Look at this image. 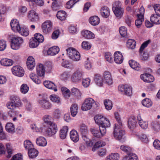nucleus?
I'll return each instance as SVG.
<instances>
[{
  "label": "nucleus",
  "mask_w": 160,
  "mask_h": 160,
  "mask_svg": "<svg viewBox=\"0 0 160 160\" xmlns=\"http://www.w3.org/2000/svg\"><path fill=\"white\" fill-rule=\"evenodd\" d=\"M122 125L119 126L118 124H115L113 134L116 139L123 142L125 141V137L124 131L122 129Z\"/></svg>",
  "instance_id": "nucleus-1"
},
{
  "label": "nucleus",
  "mask_w": 160,
  "mask_h": 160,
  "mask_svg": "<svg viewBox=\"0 0 160 160\" xmlns=\"http://www.w3.org/2000/svg\"><path fill=\"white\" fill-rule=\"evenodd\" d=\"M112 9L116 17L120 19L122 16L124 12V8L122 6V3L119 1L116 2L113 5Z\"/></svg>",
  "instance_id": "nucleus-2"
},
{
  "label": "nucleus",
  "mask_w": 160,
  "mask_h": 160,
  "mask_svg": "<svg viewBox=\"0 0 160 160\" xmlns=\"http://www.w3.org/2000/svg\"><path fill=\"white\" fill-rule=\"evenodd\" d=\"M43 36L40 33H36L34 35V38L30 39L29 46L30 48H35L37 47L40 43L44 41Z\"/></svg>",
  "instance_id": "nucleus-3"
},
{
  "label": "nucleus",
  "mask_w": 160,
  "mask_h": 160,
  "mask_svg": "<svg viewBox=\"0 0 160 160\" xmlns=\"http://www.w3.org/2000/svg\"><path fill=\"white\" fill-rule=\"evenodd\" d=\"M68 55L71 59L74 61H78L80 56L78 52L73 48H70L66 50Z\"/></svg>",
  "instance_id": "nucleus-4"
},
{
  "label": "nucleus",
  "mask_w": 160,
  "mask_h": 160,
  "mask_svg": "<svg viewBox=\"0 0 160 160\" xmlns=\"http://www.w3.org/2000/svg\"><path fill=\"white\" fill-rule=\"evenodd\" d=\"M23 39L19 37H14L11 39V46L14 50L18 49L23 42Z\"/></svg>",
  "instance_id": "nucleus-5"
},
{
  "label": "nucleus",
  "mask_w": 160,
  "mask_h": 160,
  "mask_svg": "<svg viewBox=\"0 0 160 160\" xmlns=\"http://www.w3.org/2000/svg\"><path fill=\"white\" fill-rule=\"evenodd\" d=\"M82 72L80 70H77L74 72L71 76V82L74 83H79L82 81Z\"/></svg>",
  "instance_id": "nucleus-6"
},
{
  "label": "nucleus",
  "mask_w": 160,
  "mask_h": 160,
  "mask_svg": "<svg viewBox=\"0 0 160 160\" xmlns=\"http://www.w3.org/2000/svg\"><path fill=\"white\" fill-rule=\"evenodd\" d=\"M99 128V129L93 128L90 129L92 134L94 136L97 138H100L104 136L106 133L105 130L103 128Z\"/></svg>",
  "instance_id": "nucleus-7"
},
{
  "label": "nucleus",
  "mask_w": 160,
  "mask_h": 160,
  "mask_svg": "<svg viewBox=\"0 0 160 160\" xmlns=\"http://www.w3.org/2000/svg\"><path fill=\"white\" fill-rule=\"evenodd\" d=\"M95 102L93 99L91 98H88L86 99L81 107L82 110L83 111H86L90 109L92 104Z\"/></svg>",
  "instance_id": "nucleus-8"
},
{
  "label": "nucleus",
  "mask_w": 160,
  "mask_h": 160,
  "mask_svg": "<svg viewBox=\"0 0 160 160\" xmlns=\"http://www.w3.org/2000/svg\"><path fill=\"white\" fill-rule=\"evenodd\" d=\"M52 22L50 20H47L43 23L42 25V32L47 34L50 32L52 29Z\"/></svg>",
  "instance_id": "nucleus-9"
},
{
  "label": "nucleus",
  "mask_w": 160,
  "mask_h": 160,
  "mask_svg": "<svg viewBox=\"0 0 160 160\" xmlns=\"http://www.w3.org/2000/svg\"><path fill=\"white\" fill-rule=\"evenodd\" d=\"M150 42V40H148L145 41L141 45L140 49L139 52L141 53V58L143 60H146L148 58V54L146 52H143L144 49L147 47L148 45Z\"/></svg>",
  "instance_id": "nucleus-10"
},
{
  "label": "nucleus",
  "mask_w": 160,
  "mask_h": 160,
  "mask_svg": "<svg viewBox=\"0 0 160 160\" xmlns=\"http://www.w3.org/2000/svg\"><path fill=\"white\" fill-rule=\"evenodd\" d=\"M12 71L13 74L18 77H22L24 75V71L22 68L19 66L13 67Z\"/></svg>",
  "instance_id": "nucleus-11"
},
{
  "label": "nucleus",
  "mask_w": 160,
  "mask_h": 160,
  "mask_svg": "<svg viewBox=\"0 0 160 160\" xmlns=\"http://www.w3.org/2000/svg\"><path fill=\"white\" fill-rule=\"evenodd\" d=\"M47 131V133L49 136H52L55 135L58 130L57 125L55 123L49 125Z\"/></svg>",
  "instance_id": "nucleus-12"
},
{
  "label": "nucleus",
  "mask_w": 160,
  "mask_h": 160,
  "mask_svg": "<svg viewBox=\"0 0 160 160\" xmlns=\"http://www.w3.org/2000/svg\"><path fill=\"white\" fill-rule=\"evenodd\" d=\"M114 60L118 64H120L122 62L123 60L122 54L119 51L115 52L114 55Z\"/></svg>",
  "instance_id": "nucleus-13"
},
{
  "label": "nucleus",
  "mask_w": 160,
  "mask_h": 160,
  "mask_svg": "<svg viewBox=\"0 0 160 160\" xmlns=\"http://www.w3.org/2000/svg\"><path fill=\"white\" fill-rule=\"evenodd\" d=\"M140 78L144 82H152L154 81V77L148 73L141 74L140 75Z\"/></svg>",
  "instance_id": "nucleus-14"
},
{
  "label": "nucleus",
  "mask_w": 160,
  "mask_h": 160,
  "mask_svg": "<svg viewBox=\"0 0 160 160\" xmlns=\"http://www.w3.org/2000/svg\"><path fill=\"white\" fill-rule=\"evenodd\" d=\"M27 65L28 68L29 70H32L35 66L34 59L32 56H29L27 59Z\"/></svg>",
  "instance_id": "nucleus-15"
},
{
  "label": "nucleus",
  "mask_w": 160,
  "mask_h": 160,
  "mask_svg": "<svg viewBox=\"0 0 160 160\" xmlns=\"http://www.w3.org/2000/svg\"><path fill=\"white\" fill-rule=\"evenodd\" d=\"M104 77L106 83L109 85L112 84L113 82L110 73L108 71H105L104 73Z\"/></svg>",
  "instance_id": "nucleus-16"
},
{
  "label": "nucleus",
  "mask_w": 160,
  "mask_h": 160,
  "mask_svg": "<svg viewBox=\"0 0 160 160\" xmlns=\"http://www.w3.org/2000/svg\"><path fill=\"white\" fill-rule=\"evenodd\" d=\"M10 25L12 29L14 32H18L20 29L18 22L17 20H12L11 22Z\"/></svg>",
  "instance_id": "nucleus-17"
},
{
  "label": "nucleus",
  "mask_w": 160,
  "mask_h": 160,
  "mask_svg": "<svg viewBox=\"0 0 160 160\" xmlns=\"http://www.w3.org/2000/svg\"><path fill=\"white\" fill-rule=\"evenodd\" d=\"M28 17L29 19L33 22L37 21L38 18L37 14L33 10H31L29 12Z\"/></svg>",
  "instance_id": "nucleus-18"
},
{
  "label": "nucleus",
  "mask_w": 160,
  "mask_h": 160,
  "mask_svg": "<svg viewBox=\"0 0 160 160\" xmlns=\"http://www.w3.org/2000/svg\"><path fill=\"white\" fill-rule=\"evenodd\" d=\"M82 35L87 39H93L95 38L94 34L92 32L87 30L82 31Z\"/></svg>",
  "instance_id": "nucleus-19"
},
{
  "label": "nucleus",
  "mask_w": 160,
  "mask_h": 160,
  "mask_svg": "<svg viewBox=\"0 0 160 160\" xmlns=\"http://www.w3.org/2000/svg\"><path fill=\"white\" fill-rule=\"evenodd\" d=\"M71 139L74 142H77L79 140V135L77 132L75 130H72L70 133Z\"/></svg>",
  "instance_id": "nucleus-20"
},
{
  "label": "nucleus",
  "mask_w": 160,
  "mask_h": 160,
  "mask_svg": "<svg viewBox=\"0 0 160 160\" xmlns=\"http://www.w3.org/2000/svg\"><path fill=\"white\" fill-rule=\"evenodd\" d=\"M39 103L41 107L44 109H49L52 107L51 103L48 101L42 99L39 101Z\"/></svg>",
  "instance_id": "nucleus-21"
},
{
  "label": "nucleus",
  "mask_w": 160,
  "mask_h": 160,
  "mask_svg": "<svg viewBox=\"0 0 160 160\" xmlns=\"http://www.w3.org/2000/svg\"><path fill=\"white\" fill-rule=\"evenodd\" d=\"M37 73L40 77L43 76L45 74V68L43 65L39 64L37 66Z\"/></svg>",
  "instance_id": "nucleus-22"
},
{
  "label": "nucleus",
  "mask_w": 160,
  "mask_h": 160,
  "mask_svg": "<svg viewBox=\"0 0 160 160\" xmlns=\"http://www.w3.org/2000/svg\"><path fill=\"white\" fill-rule=\"evenodd\" d=\"M59 51V48L57 46H54L48 49L47 51V54L48 55L54 56L58 53Z\"/></svg>",
  "instance_id": "nucleus-23"
},
{
  "label": "nucleus",
  "mask_w": 160,
  "mask_h": 160,
  "mask_svg": "<svg viewBox=\"0 0 160 160\" xmlns=\"http://www.w3.org/2000/svg\"><path fill=\"white\" fill-rule=\"evenodd\" d=\"M43 84L46 87L49 89H53L55 92L57 91L56 86L50 81H45L43 82Z\"/></svg>",
  "instance_id": "nucleus-24"
},
{
  "label": "nucleus",
  "mask_w": 160,
  "mask_h": 160,
  "mask_svg": "<svg viewBox=\"0 0 160 160\" xmlns=\"http://www.w3.org/2000/svg\"><path fill=\"white\" fill-rule=\"evenodd\" d=\"M129 64L130 66L133 69L137 71L141 70L140 65L137 62L133 60H131L129 61Z\"/></svg>",
  "instance_id": "nucleus-25"
},
{
  "label": "nucleus",
  "mask_w": 160,
  "mask_h": 160,
  "mask_svg": "<svg viewBox=\"0 0 160 160\" xmlns=\"http://www.w3.org/2000/svg\"><path fill=\"white\" fill-rule=\"evenodd\" d=\"M150 21L151 22L156 24H160V16L157 14H152L150 17Z\"/></svg>",
  "instance_id": "nucleus-26"
},
{
  "label": "nucleus",
  "mask_w": 160,
  "mask_h": 160,
  "mask_svg": "<svg viewBox=\"0 0 160 160\" xmlns=\"http://www.w3.org/2000/svg\"><path fill=\"white\" fill-rule=\"evenodd\" d=\"M100 13L103 17L107 18L110 15L109 9L108 7L104 6L101 8Z\"/></svg>",
  "instance_id": "nucleus-27"
},
{
  "label": "nucleus",
  "mask_w": 160,
  "mask_h": 160,
  "mask_svg": "<svg viewBox=\"0 0 160 160\" xmlns=\"http://www.w3.org/2000/svg\"><path fill=\"white\" fill-rule=\"evenodd\" d=\"M137 121L135 118L132 116L130 117L128 119V126L129 128L132 129L134 128L136 125Z\"/></svg>",
  "instance_id": "nucleus-28"
},
{
  "label": "nucleus",
  "mask_w": 160,
  "mask_h": 160,
  "mask_svg": "<svg viewBox=\"0 0 160 160\" xmlns=\"http://www.w3.org/2000/svg\"><path fill=\"white\" fill-rule=\"evenodd\" d=\"M36 142L38 145L44 147L47 144V142L46 139L43 137H39L36 140Z\"/></svg>",
  "instance_id": "nucleus-29"
},
{
  "label": "nucleus",
  "mask_w": 160,
  "mask_h": 160,
  "mask_svg": "<svg viewBox=\"0 0 160 160\" xmlns=\"http://www.w3.org/2000/svg\"><path fill=\"white\" fill-rule=\"evenodd\" d=\"M28 154L29 157L33 158H36L38 156V152L33 147L28 151Z\"/></svg>",
  "instance_id": "nucleus-30"
},
{
  "label": "nucleus",
  "mask_w": 160,
  "mask_h": 160,
  "mask_svg": "<svg viewBox=\"0 0 160 160\" xmlns=\"http://www.w3.org/2000/svg\"><path fill=\"white\" fill-rule=\"evenodd\" d=\"M137 16L138 18L135 21V24L137 27L139 28L144 20V16L143 15H140L139 14H137Z\"/></svg>",
  "instance_id": "nucleus-31"
},
{
  "label": "nucleus",
  "mask_w": 160,
  "mask_h": 160,
  "mask_svg": "<svg viewBox=\"0 0 160 160\" xmlns=\"http://www.w3.org/2000/svg\"><path fill=\"white\" fill-rule=\"evenodd\" d=\"M89 22L92 25L96 26L99 23L100 20L98 16H92L89 18Z\"/></svg>",
  "instance_id": "nucleus-32"
},
{
  "label": "nucleus",
  "mask_w": 160,
  "mask_h": 160,
  "mask_svg": "<svg viewBox=\"0 0 160 160\" xmlns=\"http://www.w3.org/2000/svg\"><path fill=\"white\" fill-rule=\"evenodd\" d=\"M95 81L96 84L98 86H101L102 85L103 82V80L101 76L98 74L95 75Z\"/></svg>",
  "instance_id": "nucleus-33"
},
{
  "label": "nucleus",
  "mask_w": 160,
  "mask_h": 160,
  "mask_svg": "<svg viewBox=\"0 0 160 160\" xmlns=\"http://www.w3.org/2000/svg\"><path fill=\"white\" fill-rule=\"evenodd\" d=\"M68 130V128L67 126H65L61 129L60 131L59 136L62 139H64L67 136V133Z\"/></svg>",
  "instance_id": "nucleus-34"
},
{
  "label": "nucleus",
  "mask_w": 160,
  "mask_h": 160,
  "mask_svg": "<svg viewBox=\"0 0 160 160\" xmlns=\"http://www.w3.org/2000/svg\"><path fill=\"white\" fill-rule=\"evenodd\" d=\"M1 64L6 66H9L12 65L13 61L10 59L4 58L2 59L0 61Z\"/></svg>",
  "instance_id": "nucleus-35"
},
{
  "label": "nucleus",
  "mask_w": 160,
  "mask_h": 160,
  "mask_svg": "<svg viewBox=\"0 0 160 160\" xmlns=\"http://www.w3.org/2000/svg\"><path fill=\"white\" fill-rule=\"evenodd\" d=\"M31 79L36 83L39 84L41 82V80L37 75L33 73H32L29 75Z\"/></svg>",
  "instance_id": "nucleus-36"
},
{
  "label": "nucleus",
  "mask_w": 160,
  "mask_h": 160,
  "mask_svg": "<svg viewBox=\"0 0 160 160\" xmlns=\"http://www.w3.org/2000/svg\"><path fill=\"white\" fill-rule=\"evenodd\" d=\"M61 91L64 97L66 99L70 97V91L65 87H62L61 88Z\"/></svg>",
  "instance_id": "nucleus-37"
},
{
  "label": "nucleus",
  "mask_w": 160,
  "mask_h": 160,
  "mask_svg": "<svg viewBox=\"0 0 160 160\" xmlns=\"http://www.w3.org/2000/svg\"><path fill=\"white\" fill-rule=\"evenodd\" d=\"M78 107L76 104H73L71 106L70 108L71 113L73 117H75L77 114Z\"/></svg>",
  "instance_id": "nucleus-38"
},
{
  "label": "nucleus",
  "mask_w": 160,
  "mask_h": 160,
  "mask_svg": "<svg viewBox=\"0 0 160 160\" xmlns=\"http://www.w3.org/2000/svg\"><path fill=\"white\" fill-rule=\"evenodd\" d=\"M110 123L109 121L105 118V120H103L102 123L100 125L99 128H102L105 129V132H106V128L110 127Z\"/></svg>",
  "instance_id": "nucleus-39"
},
{
  "label": "nucleus",
  "mask_w": 160,
  "mask_h": 160,
  "mask_svg": "<svg viewBox=\"0 0 160 160\" xmlns=\"http://www.w3.org/2000/svg\"><path fill=\"white\" fill-rule=\"evenodd\" d=\"M105 117L101 115H98L94 117V119L95 122L99 126L102 123L103 120H105Z\"/></svg>",
  "instance_id": "nucleus-40"
},
{
  "label": "nucleus",
  "mask_w": 160,
  "mask_h": 160,
  "mask_svg": "<svg viewBox=\"0 0 160 160\" xmlns=\"http://www.w3.org/2000/svg\"><path fill=\"white\" fill-rule=\"evenodd\" d=\"M5 129L6 130L10 133H12L14 132V126L12 123L8 122L6 125Z\"/></svg>",
  "instance_id": "nucleus-41"
},
{
  "label": "nucleus",
  "mask_w": 160,
  "mask_h": 160,
  "mask_svg": "<svg viewBox=\"0 0 160 160\" xmlns=\"http://www.w3.org/2000/svg\"><path fill=\"white\" fill-rule=\"evenodd\" d=\"M43 119L44 122L48 126L55 123L52 121V117L49 115H44L43 118Z\"/></svg>",
  "instance_id": "nucleus-42"
},
{
  "label": "nucleus",
  "mask_w": 160,
  "mask_h": 160,
  "mask_svg": "<svg viewBox=\"0 0 160 160\" xmlns=\"http://www.w3.org/2000/svg\"><path fill=\"white\" fill-rule=\"evenodd\" d=\"M136 45V42L133 39H129L127 42V46L130 49H134Z\"/></svg>",
  "instance_id": "nucleus-43"
},
{
  "label": "nucleus",
  "mask_w": 160,
  "mask_h": 160,
  "mask_svg": "<svg viewBox=\"0 0 160 160\" xmlns=\"http://www.w3.org/2000/svg\"><path fill=\"white\" fill-rule=\"evenodd\" d=\"M66 16L65 12L63 11H60L57 13V18L61 20H65Z\"/></svg>",
  "instance_id": "nucleus-44"
},
{
  "label": "nucleus",
  "mask_w": 160,
  "mask_h": 160,
  "mask_svg": "<svg viewBox=\"0 0 160 160\" xmlns=\"http://www.w3.org/2000/svg\"><path fill=\"white\" fill-rule=\"evenodd\" d=\"M138 157L133 153H129L126 155L124 158V160H137Z\"/></svg>",
  "instance_id": "nucleus-45"
},
{
  "label": "nucleus",
  "mask_w": 160,
  "mask_h": 160,
  "mask_svg": "<svg viewBox=\"0 0 160 160\" xmlns=\"http://www.w3.org/2000/svg\"><path fill=\"white\" fill-rule=\"evenodd\" d=\"M104 104L106 109L108 110H111L112 108V102L110 100H104Z\"/></svg>",
  "instance_id": "nucleus-46"
},
{
  "label": "nucleus",
  "mask_w": 160,
  "mask_h": 160,
  "mask_svg": "<svg viewBox=\"0 0 160 160\" xmlns=\"http://www.w3.org/2000/svg\"><path fill=\"white\" fill-rule=\"evenodd\" d=\"M82 138L88 146L92 147L93 145L92 141L87 137L86 135H82Z\"/></svg>",
  "instance_id": "nucleus-47"
},
{
  "label": "nucleus",
  "mask_w": 160,
  "mask_h": 160,
  "mask_svg": "<svg viewBox=\"0 0 160 160\" xmlns=\"http://www.w3.org/2000/svg\"><path fill=\"white\" fill-rule=\"evenodd\" d=\"M79 130L82 135H85L88 132L87 127L84 124H82L80 125Z\"/></svg>",
  "instance_id": "nucleus-48"
},
{
  "label": "nucleus",
  "mask_w": 160,
  "mask_h": 160,
  "mask_svg": "<svg viewBox=\"0 0 160 160\" xmlns=\"http://www.w3.org/2000/svg\"><path fill=\"white\" fill-rule=\"evenodd\" d=\"M24 146L25 149L28 150V151L33 147V145L31 142L28 140L24 141Z\"/></svg>",
  "instance_id": "nucleus-49"
},
{
  "label": "nucleus",
  "mask_w": 160,
  "mask_h": 160,
  "mask_svg": "<svg viewBox=\"0 0 160 160\" xmlns=\"http://www.w3.org/2000/svg\"><path fill=\"white\" fill-rule=\"evenodd\" d=\"M119 158L118 153H112L107 157L106 160H118Z\"/></svg>",
  "instance_id": "nucleus-50"
},
{
  "label": "nucleus",
  "mask_w": 160,
  "mask_h": 160,
  "mask_svg": "<svg viewBox=\"0 0 160 160\" xmlns=\"http://www.w3.org/2000/svg\"><path fill=\"white\" fill-rule=\"evenodd\" d=\"M50 100L53 102H55L58 104H61L60 98L55 95H52L50 96Z\"/></svg>",
  "instance_id": "nucleus-51"
},
{
  "label": "nucleus",
  "mask_w": 160,
  "mask_h": 160,
  "mask_svg": "<svg viewBox=\"0 0 160 160\" xmlns=\"http://www.w3.org/2000/svg\"><path fill=\"white\" fill-rule=\"evenodd\" d=\"M119 32L121 35L123 37L126 38L127 36V29L124 26L121 27L119 29Z\"/></svg>",
  "instance_id": "nucleus-52"
},
{
  "label": "nucleus",
  "mask_w": 160,
  "mask_h": 160,
  "mask_svg": "<svg viewBox=\"0 0 160 160\" xmlns=\"http://www.w3.org/2000/svg\"><path fill=\"white\" fill-rule=\"evenodd\" d=\"M142 104L144 106L149 107L152 105L151 100L148 98H145L142 101Z\"/></svg>",
  "instance_id": "nucleus-53"
},
{
  "label": "nucleus",
  "mask_w": 160,
  "mask_h": 160,
  "mask_svg": "<svg viewBox=\"0 0 160 160\" xmlns=\"http://www.w3.org/2000/svg\"><path fill=\"white\" fill-rule=\"evenodd\" d=\"M70 75L69 72H65L62 73L60 76V79L64 81H67L70 78Z\"/></svg>",
  "instance_id": "nucleus-54"
},
{
  "label": "nucleus",
  "mask_w": 160,
  "mask_h": 160,
  "mask_svg": "<svg viewBox=\"0 0 160 160\" xmlns=\"http://www.w3.org/2000/svg\"><path fill=\"white\" fill-rule=\"evenodd\" d=\"M79 0H70L66 4V8L68 9H70L72 8L73 6Z\"/></svg>",
  "instance_id": "nucleus-55"
},
{
  "label": "nucleus",
  "mask_w": 160,
  "mask_h": 160,
  "mask_svg": "<svg viewBox=\"0 0 160 160\" xmlns=\"http://www.w3.org/2000/svg\"><path fill=\"white\" fill-rule=\"evenodd\" d=\"M6 149L8 153L7 157L9 158L11 156V155L13 153V150L12 146L8 143H7L6 145Z\"/></svg>",
  "instance_id": "nucleus-56"
},
{
  "label": "nucleus",
  "mask_w": 160,
  "mask_h": 160,
  "mask_svg": "<svg viewBox=\"0 0 160 160\" xmlns=\"http://www.w3.org/2000/svg\"><path fill=\"white\" fill-rule=\"evenodd\" d=\"M82 48L85 50H88L90 49L91 47V44L87 41H83L82 44Z\"/></svg>",
  "instance_id": "nucleus-57"
},
{
  "label": "nucleus",
  "mask_w": 160,
  "mask_h": 160,
  "mask_svg": "<svg viewBox=\"0 0 160 160\" xmlns=\"http://www.w3.org/2000/svg\"><path fill=\"white\" fill-rule=\"evenodd\" d=\"M18 32L22 35L25 36H28L29 33L28 30L26 28H21L19 29Z\"/></svg>",
  "instance_id": "nucleus-58"
},
{
  "label": "nucleus",
  "mask_w": 160,
  "mask_h": 160,
  "mask_svg": "<svg viewBox=\"0 0 160 160\" xmlns=\"http://www.w3.org/2000/svg\"><path fill=\"white\" fill-rule=\"evenodd\" d=\"M23 101L24 102L27 109L28 111L31 110L32 106L30 102L26 98H24Z\"/></svg>",
  "instance_id": "nucleus-59"
},
{
  "label": "nucleus",
  "mask_w": 160,
  "mask_h": 160,
  "mask_svg": "<svg viewBox=\"0 0 160 160\" xmlns=\"http://www.w3.org/2000/svg\"><path fill=\"white\" fill-rule=\"evenodd\" d=\"M12 102L13 103L15 104L16 105L19 106L21 105V101L19 98L14 96L12 97L11 98Z\"/></svg>",
  "instance_id": "nucleus-60"
},
{
  "label": "nucleus",
  "mask_w": 160,
  "mask_h": 160,
  "mask_svg": "<svg viewBox=\"0 0 160 160\" xmlns=\"http://www.w3.org/2000/svg\"><path fill=\"white\" fill-rule=\"evenodd\" d=\"M29 90V87L27 84H23L21 86L20 90L21 92L24 94L28 92Z\"/></svg>",
  "instance_id": "nucleus-61"
},
{
  "label": "nucleus",
  "mask_w": 160,
  "mask_h": 160,
  "mask_svg": "<svg viewBox=\"0 0 160 160\" xmlns=\"http://www.w3.org/2000/svg\"><path fill=\"white\" fill-rule=\"evenodd\" d=\"M105 58L107 61L110 63H112L113 62L112 56L110 53H106L105 55Z\"/></svg>",
  "instance_id": "nucleus-62"
},
{
  "label": "nucleus",
  "mask_w": 160,
  "mask_h": 160,
  "mask_svg": "<svg viewBox=\"0 0 160 160\" xmlns=\"http://www.w3.org/2000/svg\"><path fill=\"white\" fill-rule=\"evenodd\" d=\"M126 88L124 91V94L130 96L132 93L131 88L128 85H126Z\"/></svg>",
  "instance_id": "nucleus-63"
},
{
  "label": "nucleus",
  "mask_w": 160,
  "mask_h": 160,
  "mask_svg": "<svg viewBox=\"0 0 160 160\" xmlns=\"http://www.w3.org/2000/svg\"><path fill=\"white\" fill-rule=\"evenodd\" d=\"M153 8L156 13V14L160 15V5L158 4H154Z\"/></svg>",
  "instance_id": "nucleus-64"
}]
</instances>
